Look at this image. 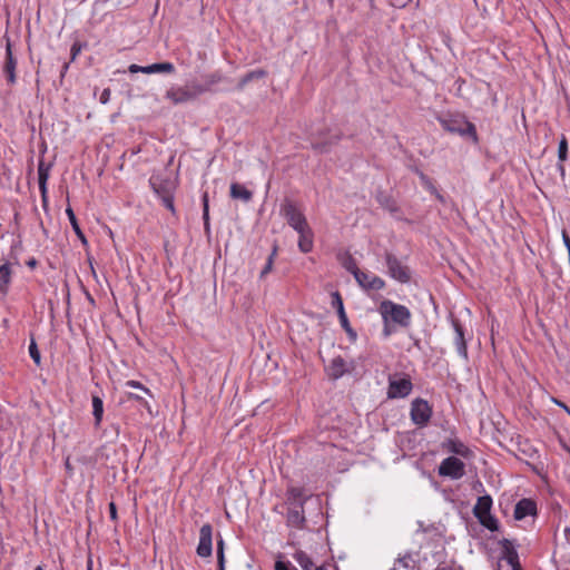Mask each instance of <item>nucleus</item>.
<instances>
[{"mask_svg": "<svg viewBox=\"0 0 570 570\" xmlns=\"http://www.w3.org/2000/svg\"><path fill=\"white\" fill-rule=\"evenodd\" d=\"M441 127L449 134L458 135L473 145H479L480 138L476 127L471 122L464 114L446 112L436 117Z\"/></svg>", "mask_w": 570, "mask_h": 570, "instance_id": "obj_1", "label": "nucleus"}, {"mask_svg": "<svg viewBox=\"0 0 570 570\" xmlns=\"http://www.w3.org/2000/svg\"><path fill=\"white\" fill-rule=\"evenodd\" d=\"M379 312L382 321H390L403 328L411 325L412 314L405 305L394 303L391 299H383L379 305Z\"/></svg>", "mask_w": 570, "mask_h": 570, "instance_id": "obj_2", "label": "nucleus"}, {"mask_svg": "<svg viewBox=\"0 0 570 570\" xmlns=\"http://www.w3.org/2000/svg\"><path fill=\"white\" fill-rule=\"evenodd\" d=\"M342 138L343 132L341 130L333 134L330 127H323L308 135L311 148L318 155L330 154Z\"/></svg>", "mask_w": 570, "mask_h": 570, "instance_id": "obj_3", "label": "nucleus"}, {"mask_svg": "<svg viewBox=\"0 0 570 570\" xmlns=\"http://www.w3.org/2000/svg\"><path fill=\"white\" fill-rule=\"evenodd\" d=\"M279 215L285 218L287 224L296 232H304L309 226L297 203L288 197L282 200Z\"/></svg>", "mask_w": 570, "mask_h": 570, "instance_id": "obj_4", "label": "nucleus"}, {"mask_svg": "<svg viewBox=\"0 0 570 570\" xmlns=\"http://www.w3.org/2000/svg\"><path fill=\"white\" fill-rule=\"evenodd\" d=\"M384 259L387 267V274L391 278L397 281L401 284H407L411 282L412 272L411 268L403 264L396 255L386 250L384 253Z\"/></svg>", "mask_w": 570, "mask_h": 570, "instance_id": "obj_5", "label": "nucleus"}, {"mask_svg": "<svg viewBox=\"0 0 570 570\" xmlns=\"http://www.w3.org/2000/svg\"><path fill=\"white\" fill-rule=\"evenodd\" d=\"M412 390L413 384L407 374L396 373L389 376V399H404L412 392Z\"/></svg>", "mask_w": 570, "mask_h": 570, "instance_id": "obj_6", "label": "nucleus"}, {"mask_svg": "<svg viewBox=\"0 0 570 570\" xmlns=\"http://www.w3.org/2000/svg\"><path fill=\"white\" fill-rule=\"evenodd\" d=\"M433 414L432 406L424 399L416 397L411 403L410 416L417 426H425Z\"/></svg>", "mask_w": 570, "mask_h": 570, "instance_id": "obj_7", "label": "nucleus"}, {"mask_svg": "<svg viewBox=\"0 0 570 570\" xmlns=\"http://www.w3.org/2000/svg\"><path fill=\"white\" fill-rule=\"evenodd\" d=\"M438 474L443 478L459 480L465 474V464L454 455L448 456L440 463Z\"/></svg>", "mask_w": 570, "mask_h": 570, "instance_id": "obj_8", "label": "nucleus"}, {"mask_svg": "<svg viewBox=\"0 0 570 570\" xmlns=\"http://www.w3.org/2000/svg\"><path fill=\"white\" fill-rule=\"evenodd\" d=\"M196 552L202 558H208L213 552V527L210 523H205L199 530V543Z\"/></svg>", "mask_w": 570, "mask_h": 570, "instance_id": "obj_9", "label": "nucleus"}, {"mask_svg": "<svg viewBox=\"0 0 570 570\" xmlns=\"http://www.w3.org/2000/svg\"><path fill=\"white\" fill-rule=\"evenodd\" d=\"M450 321H451L452 327L455 333L454 343L456 346V351L462 357H464L466 360L468 358V345H466V340H465V328L462 325L461 321L458 317H455L453 314H450Z\"/></svg>", "mask_w": 570, "mask_h": 570, "instance_id": "obj_10", "label": "nucleus"}, {"mask_svg": "<svg viewBox=\"0 0 570 570\" xmlns=\"http://www.w3.org/2000/svg\"><path fill=\"white\" fill-rule=\"evenodd\" d=\"M129 72L137 73H173L175 72V66L169 61L156 62L148 66L130 65L128 68Z\"/></svg>", "mask_w": 570, "mask_h": 570, "instance_id": "obj_11", "label": "nucleus"}, {"mask_svg": "<svg viewBox=\"0 0 570 570\" xmlns=\"http://www.w3.org/2000/svg\"><path fill=\"white\" fill-rule=\"evenodd\" d=\"M537 514V502L531 498H523L519 500L513 511V518L518 521H521L527 517H535Z\"/></svg>", "mask_w": 570, "mask_h": 570, "instance_id": "obj_12", "label": "nucleus"}, {"mask_svg": "<svg viewBox=\"0 0 570 570\" xmlns=\"http://www.w3.org/2000/svg\"><path fill=\"white\" fill-rule=\"evenodd\" d=\"M52 167L51 163H46L43 158L39 160L38 164V184H39V190L41 194V199L43 206H47L48 203V187L47 183L50 176V169Z\"/></svg>", "mask_w": 570, "mask_h": 570, "instance_id": "obj_13", "label": "nucleus"}, {"mask_svg": "<svg viewBox=\"0 0 570 570\" xmlns=\"http://www.w3.org/2000/svg\"><path fill=\"white\" fill-rule=\"evenodd\" d=\"M286 522L288 527L304 529L306 518L304 514V502H297L296 507H289L286 514Z\"/></svg>", "mask_w": 570, "mask_h": 570, "instance_id": "obj_14", "label": "nucleus"}, {"mask_svg": "<svg viewBox=\"0 0 570 570\" xmlns=\"http://www.w3.org/2000/svg\"><path fill=\"white\" fill-rule=\"evenodd\" d=\"M441 448L452 454L460 455L464 459H470L473 455V452L470 448H468L462 441L459 439H448L442 442Z\"/></svg>", "mask_w": 570, "mask_h": 570, "instance_id": "obj_15", "label": "nucleus"}, {"mask_svg": "<svg viewBox=\"0 0 570 570\" xmlns=\"http://www.w3.org/2000/svg\"><path fill=\"white\" fill-rule=\"evenodd\" d=\"M149 185L154 193L159 197H165L174 193V185L170 179H165L159 175H153L149 178Z\"/></svg>", "mask_w": 570, "mask_h": 570, "instance_id": "obj_16", "label": "nucleus"}, {"mask_svg": "<svg viewBox=\"0 0 570 570\" xmlns=\"http://www.w3.org/2000/svg\"><path fill=\"white\" fill-rule=\"evenodd\" d=\"M16 68H17V59L13 56L11 42L8 39L6 46V61L3 65V72L6 75L7 81L9 85L16 83Z\"/></svg>", "mask_w": 570, "mask_h": 570, "instance_id": "obj_17", "label": "nucleus"}, {"mask_svg": "<svg viewBox=\"0 0 570 570\" xmlns=\"http://www.w3.org/2000/svg\"><path fill=\"white\" fill-rule=\"evenodd\" d=\"M325 371L328 379L333 381L341 379L344 374L350 372V370L346 366L345 360L341 355L334 357L331 361V363L325 367Z\"/></svg>", "mask_w": 570, "mask_h": 570, "instance_id": "obj_18", "label": "nucleus"}, {"mask_svg": "<svg viewBox=\"0 0 570 570\" xmlns=\"http://www.w3.org/2000/svg\"><path fill=\"white\" fill-rule=\"evenodd\" d=\"M165 97L174 105H179L193 100L195 98V94H193L187 87H173L166 91Z\"/></svg>", "mask_w": 570, "mask_h": 570, "instance_id": "obj_19", "label": "nucleus"}, {"mask_svg": "<svg viewBox=\"0 0 570 570\" xmlns=\"http://www.w3.org/2000/svg\"><path fill=\"white\" fill-rule=\"evenodd\" d=\"M499 544L502 548V559H504L511 568L521 566L518 551L511 540L503 538L499 541Z\"/></svg>", "mask_w": 570, "mask_h": 570, "instance_id": "obj_20", "label": "nucleus"}, {"mask_svg": "<svg viewBox=\"0 0 570 570\" xmlns=\"http://www.w3.org/2000/svg\"><path fill=\"white\" fill-rule=\"evenodd\" d=\"M492 504L493 501L490 494L479 497L473 507L474 517L478 519L479 517L491 513Z\"/></svg>", "mask_w": 570, "mask_h": 570, "instance_id": "obj_21", "label": "nucleus"}, {"mask_svg": "<svg viewBox=\"0 0 570 570\" xmlns=\"http://www.w3.org/2000/svg\"><path fill=\"white\" fill-rule=\"evenodd\" d=\"M569 146L568 139L564 135L561 136L559 146H558V169L560 171L561 177L566 175V168L563 163L568 159Z\"/></svg>", "mask_w": 570, "mask_h": 570, "instance_id": "obj_22", "label": "nucleus"}, {"mask_svg": "<svg viewBox=\"0 0 570 570\" xmlns=\"http://www.w3.org/2000/svg\"><path fill=\"white\" fill-rule=\"evenodd\" d=\"M267 76V71L265 69H256V70H252V71H248L246 75H244L237 86H236V89L242 91L249 82L254 81V80H259V79H263Z\"/></svg>", "mask_w": 570, "mask_h": 570, "instance_id": "obj_23", "label": "nucleus"}, {"mask_svg": "<svg viewBox=\"0 0 570 570\" xmlns=\"http://www.w3.org/2000/svg\"><path fill=\"white\" fill-rule=\"evenodd\" d=\"M12 278V269L10 263L0 265V294L6 295Z\"/></svg>", "mask_w": 570, "mask_h": 570, "instance_id": "obj_24", "label": "nucleus"}, {"mask_svg": "<svg viewBox=\"0 0 570 570\" xmlns=\"http://www.w3.org/2000/svg\"><path fill=\"white\" fill-rule=\"evenodd\" d=\"M230 197L233 199H242L243 202L248 203L253 198V191L239 183H233L230 185Z\"/></svg>", "mask_w": 570, "mask_h": 570, "instance_id": "obj_25", "label": "nucleus"}, {"mask_svg": "<svg viewBox=\"0 0 570 570\" xmlns=\"http://www.w3.org/2000/svg\"><path fill=\"white\" fill-rule=\"evenodd\" d=\"M307 497L304 495L303 488L297 487H289L286 490V503L289 504V507H296L297 502H306Z\"/></svg>", "mask_w": 570, "mask_h": 570, "instance_id": "obj_26", "label": "nucleus"}, {"mask_svg": "<svg viewBox=\"0 0 570 570\" xmlns=\"http://www.w3.org/2000/svg\"><path fill=\"white\" fill-rule=\"evenodd\" d=\"M377 203L390 213H397L400 207L397 206L395 199L386 194L385 191L379 190L375 196Z\"/></svg>", "mask_w": 570, "mask_h": 570, "instance_id": "obj_27", "label": "nucleus"}, {"mask_svg": "<svg viewBox=\"0 0 570 570\" xmlns=\"http://www.w3.org/2000/svg\"><path fill=\"white\" fill-rule=\"evenodd\" d=\"M299 235L298 248L302 253L307 254L313 249V230L311 226L304 232H297Z\"/></svg>", "mask_w": 570, "mask_h": 570, "instance_id": "obj_28", "label": "nucleus"}, {"mask_svg": "<svg viewBox=\"0 0 570 570\" xmlns=\"http://www.w3.org/2000/svg\"><path fill=\"white\" fill-rule=\"evenodd\" d=\"M420 178L422 185L433 195L436 196V198L441 202V203H444V197L439 193V190L436 189L433 180L428 176L425 175L421 169L419 168H414L413 170Z\"/></svg>", "mask_w": 570, "mask_h": 570, "instance_id": "obj_29", "label": "nucleus"}, {"mask_svg": "<svg viewBox=\"0 0 570 570\" xmlns=\"http://www.w3.org/2000/svg\"><path fill=\"white\" fill-rule=\"evenodd\" d=\"M66 214L68 216V219L70 222L72 230L77 235L78 239L81 242L82 245H88V240H87L82 229L79 226V223H78V219L76 217L73 209L70 206H68L66 208Z\"/></svg>", "mask_w": 570, "mask_h": 570, "instance_id": "obj_30", "label": "nucleus"}, {"mask_svg": "<svg viewBox=\"0 0 570 570\" xmlns=\"http://www.w3.org/2000/svg\"><path fill=\"white\" fill-rule=\"evenodd\" d=\"M91 402H92V415L95 419V428H99L101 424V421H102V415H104V402H102V399L96 394L91 395Z\"/></svg>", "mask_w": 570, "mask_h": 570, "instance_id": "obj_31", "label": "nucleus"}, {"mask_svg": "<svg viewBox=\"0 0 570 570\" xmlns=\"http://www.w3.org/2000/svg\"><path fill=\"white\" fill-rule=\"evenodd\" d=\"M202 205H203V220H204V232L207 236L210 235V217H209V195L208 191H204L202 195Z\"/></svg>", "mask_w": 570, "mask_h": 570, "instance_id": "obj_32", "label": "nucleus"}, {"mask_svg": "<svg viewBox=\"0 0 570 570\" xmlns=\"http://www.w3.org/2000/svg\"><path fill=\"white\" fill-rule=\"evenodd\" d=\"M278 248H279L278 244L275 240L272 246V252L266 259L265 266L261 271V274H259L261 279L265 278L273 271V266H274V262L277 256V253H278Z\"/></svg>", "mask_w": 570, "mask_h": 570, "instance_id": "obj_33", "label": "nucleus"}, {"mask_svg": "<svg viewBox=\"0 0 570 570\" xmlns=\"http://www.w3.org/2000/svg\"><path fill=\"white\" fill-rule=\"evenodd\" d=\"M478 521L480 522V524L482 527L490 530L491 532H495V531L500 530L499 520L492 513L479 517Z\"/></svg>", "mask_w": 570, "mask_h": 570, "instance_id": "obj_34", "label": "nucleus"}, {"mask_svg": "<svg viewBox=\"0 0 570 570\" xmlns=\"http://www.w3.org/2000/svg\"><path fill=\"white\" fill-rule=\"evenodd\" d=\"M293 558L302 567L303 570H312L314 568L313 560L303 550H296L293 554Z\"/></svg>", "mask_w": 570, "mask_h": 570, "instance_id": "obj_35", "label": "nucleus"}, {"mask_svg": "<svg viewBox=\"0 0 570 570\" xmlns=\"http://www.w3.org/2000/svg\"><path fill=\"white\" fill-rule=\"evenodd\" d=\"M29 354H30V357L33 360L35 364L37 366H40L41 365V354L38 348V345L35 340L33 334H31V340H30V345H29Z\"/></svg>", "mask_w": 570, "mask_h": 570, "instance_id": "obj_36", "label": "nucleus"}, {"mask_svg": "<svg viewBox=\"0 0 570 570\" xmlns=\"http://www.w3.org/2000/svg\"><path fill=\"white\" fill-rule=\"evenodd\" d=\"M223 80V75L219 71L212 72L209 75L204 76V83L208 86V91L212 90V87Z\"/></svg>", "mask_w": 570, "mask_h": 570, "instance_id": "obj_37", "label": "nucleus"}, {"mask_svg": "<svg viewBox=\"0 0 570 570\" xmlns=\"http://www.w3.org/2000/svg\"><path fill=\"white\" fill-rule=\"evenodd\" d=\"M372 275L373 274H371V273L360 271L354 276V278H355L356 283L360 285V287H362L364 291L367 292V284L370 283Z\"/></svg>", "mask_w": 570, "mask_h": 570, "instance_id": "obj_38", "label": "nucleus"}, {"mask_svg": "<svg viewBox=\"0 0 570 570\" xmlns=\"http://www.w3.org/2000/svg\"><path fill=\"white\" fill-rule=\"evenodd\" d=\"M386 286V283L383 278L376 275H372L370 283L367 284L368 291H381Z\"/></svg>", "mask_w": 570, "mask_h": 570, "instance_id": "obj_39", "label": "nucleus"}, {"mask_svg": "<svg viewBox=\"0 0 570 570\" xmlns=\"http://www.w3.org/2000/svg\"><path fill=\"white\" fill-rule=\"evenodd\" d=\"M217 566H220L223 570V564H225V542L222 537L217 540Z\"/></svg>", "mask_w": 570, "mask_h": 570, "instance_id": "obj_40", "label": "nucleus"}, {"mask_svg": "<svg viewBox=\"0 0 570 570\" xmlns=\"http://www.w3.org/2000/svg\"><path fill=\"white\" fill-rule=\"evenodd\" d=\"M331 298H332L331 305L334 309H336L337 314H338V311H345L343 298L338 291L333 292L331 294Z\"/></svg>", "mask_w": 570, "mask_h": 570, "instance_id": "obj_41", "label": "nucleus"}, {"mask_svg": "<svg viewBox=\"0 0 570 570\" xmlns=\"http://www.w3.org/2000/svg\"><path fill=\"white\" fill-rule=\"evenodd\" d=\"M410 561H412V556H411V553H406L405 556L397 558L395 560L394 566L400 564L403 568H406L410 570H416V567L414 564L410 566ZM391 570H396V567H393Z\"/></svg>", "mask_w": 570, "mask_h": 570, "instance_id": "obj_42", "label": "nucleus"}, {"mask_svg": "<svg viewBox=\"0 0 570 570\" xmlns=\"http://www.w3.org/2000/svg\"><path fill=\"white\" fill-rule=\"evenodd\" d=\"M344 268L355 276L361 269L357 266L356 261L350 255L343 263Z\"/></svg>", "mask_w": 570, "mask_h": 570, "instance_id": "obj_43", "label": "nucleus"}, {"mask_svg": "<svg viewBox=\"0 0 570 570\" xmlns=\"http://www.w3.org/2000/svg\"><path fill=\"white\" fill-rule=\"evenodd\" d=\"M275 570H297L289 561L283 560L282 556L275 561Z\"/></svg>", "mask_w": 570, "mask_h": 570, "instance_id": "obj_44", "label": "nucleus"}, {"mask_svg": "<svg viewBox=\"0 0 570 570\" xmlns=\"http://www.w3.org/2000/svg\"><path fill=\"white\" fill-rule=\"evenodd\" d=\"M160 199L163 202V205L168 210H170L173 215H175L176 214V208H175V204H174V193L168 195V196L161 197Z\"/></svg>", "mask_w": 570, "mask_h": 570, "instance_id": "obj_45", "label": "nucleus"}, {"mask_svg": "<svg viewBox=\"0 0 570 570\" xmlns=\"http://www.w3.org/2000/svg\"><path fill=\"white\" fill-rule=\"evenodd\" d=\"M85 45H82L80 41H75L71 46V49H70V61H73L77 56L80 53L82 47Z\"/></svg>", "mask_w": 570, "mask_h": 570, "instance_id": "obj_46", "label": "nucleus"}, {"mask_svg": "<svg viewBox=\"0 0 570 570\" xmlns=\"http://www.w3.org/2000/svg\"><path fill=\"white\" fill-rule=\"evenodd\" d=\"M127 386H130V387H134V389H139L141 390L145 394L147 395H151L149 389H147L146 386H144L140 382L138 381H135V380H130L126 383Z\"/></svg>", "mask_w": 570, "mask_h": 570, "instance_id": "obj_47", "label": "nucleus"}, {"mask_svg": "<svg viewBox=\"0 0 570 570\" xmlns=\"http://www.w3.org/2000/svg\"><path fill=\"white\" fill-rule=\"evenodd\" d=\"M434 570H462V568L460 566L456 567L455 563L452 561L450 563L440 562Z\"/></svg>", "mask_w": 570, "mask_h": 570, "instance_id": "obj_48", "label": "nucleus"}, {"mask_svg": "<svg viewBox=\"0 0 570 570\" xmlns=\"http://www.w3.org/2000/svg\"><path fill=\"white\" fill-rule=\"evenodd\" d=\"M191 89L190 90L193 94H195V97L197 95H200V94H204L206 91H208V86H205V83H196V82H193L191 83Z\"/></svg>", "mask_w": 570, "mask_h": 570, "instance_id": "obj_49", "label": "nucleus"}, {"mask_svg": "<svg viewBox=\"0 0 570 570\" xmlns=\"http://www.w3.org/2000/svg\"><path fill=\"white\" fill-rule=\"evenodd\" d=\"M392 324L393 323H391L390 321H383V336L385 338L391 336L395 332V328L392 326Z\"/></svg>", "mask_w": 570, "mask_h": 570, "instance_id": "obj_50", "label": "nucleus"}, {"mask_svg": "<svg viewBox=\"0 0 570 570\" xmlns=\"http://www.w3.org/2000/svg\"><path fill=\"white\" fill-rule=\"evenodd\" d=\"M343 330L347 334L350 342H352V343L356 342L357 333L351 325H348V327H343Z\"/></svg>", "mask_w": 570, "mask_h": 570, "instance_id": "obj_51", "label": "nucleus"}, {"mask_svg": "<svg viewBox=\"0 0 570 570\" xmlns=\"http://www.w3.org/2000/svg\"><path fill=\"white\" fill-rule=\"evenodd\" d=\"M108 509H109L110 519L116 522L118 520V513H117V505H116V503L114 501H111L108 504Z\"/></svg>", "mask_w": 570, "mask_h": 570, "instance_id": "obj_52", "label": "nucleus"}, {"mask_svg": "<svg viewBox=\"0 0 570 570\" xmlns=\"http://www.w3.org/2000/svg\"><path fill=\"white\" fill-rule=\"evenodd\" d=\"M337 316L342 327H348V325H351L345 311H338Z\"/></svg>", "mask_w": 570, "mask_h": 570, "instance_id": "obj_53", "label": "nucleus"}, {"mask_svg": "<svg viewBox=\"0 0 570 570\" xmlns=\"http://www.w3.org/2000/svg\"><path fill=\"white\" fill-rule=\"evenodd\" d=\"M129 399H134L136 400L137 402H139L144 407L148 409L149 410V405H148V402L145 400L144 396L139 395V394H134V393H129Z\"/></svg>", "mask_w": 570, "mask_h": 570, "instance_id": "obj_54", "label": "nucleus"}, {"mask_svg": "<svg viewBox=\"0 0 570 570\" xmlns=\"http://www.w3.org/2000/svg\"><path fill=\"white\" fill-rule=\"evenodd\" d=\"M110 94H111V91L109 88L104 89L100 95L99 101L104 105L107 104L110 99Z\"/></svg>", "mask_w": 570, "mask_h": 570, "instance_id": "obj_55", "label": "nucleus"}, {"mask_svg": "<svg viewBox=\"0 0 570 570\" xmlns=\"http://www.w3.org/2000/svg\"><path fill=\"white\" fill-rule=\"evenodd\" d=\"M21 242H18V243H14L12 244L11 246V252H10V258H12L16 264H19L18 262V258L17 256L13 254V252L17 249V248H21Z\"/></svg>", "mask_w": 570, "mask_h": 570, "instance_id": "obj_56", "label": "nucleus"}, {"mask_svg": "<svg viewBox=\"0 0 570 570\" xmlns=\"http://www.w3.org/2000/svg\"><path fill=\"white\" fill-rule=\"evenodd\" d=\"M27 265L30 267V268H35L37 265H38V261L36 258H30L28 262H27Z\"/></svg>", "mask_w": 570, "mask_h": 570, "instance_id": "obj_57", "label": "nucleus"}, {"mask_svg": "<svg viewBox=\"0 0 570 570\" xmlns=\"http://www.w3.org/2000/svg\"><path fill=\"white\" fill-rule=\"evenodd\" d=\"M68 68H69V62H65V63H63V66H62V68H61V72H60L61 78H63V77H65V75H66V72H67V70H68Z\"/></svg>", "mask_w": 570, "mask_h": 570, "instance_id": "obj_58", "label": "nucleus"}, {"mask_svg": "<svg viewBox=\"0 0 570 570\" xmlns=\"http://www.w3.org/2000/svg\"><path fill=\"white\" fill-rule=\"evenodd\" d=\"M87 570H92V560L89 558L87 562Z\"/></svg>", "mask_w": 570, "mask_h": 570, "instance_id": "obj_59", "label": "nucleus"}, {"mask_svg": "<svg viewBox=\"0 0 570 570\" xmlns=\"http://www.w3.org/2000/svg\"><path fill=\"white\" fill-rule=\"evenodd\" d=\"M164 248H165L166 253H168V249H169V240H165V242H164Z\"/></svg>", "mask_w": 570, "mask_h": 570, "instance_id": "obj_60", "label": "nucleus"}, {"mask_svg": "<svg viewBox=\"0 0 570 570\" xmlns=\"http://www.w3.org/2000/svg\"><path fill=\"white\" fill-rule=\"evenodd\" d=\"M314 570H327V568L324 564H322L320 567H315Z\"/></svg>", "mask_w": 570, "mask_h": 570, "instance_id": "obj_61", "label": "nucleus"}, {"mask_svg": "<svg viewBox=\"0 0 570 570\" xmlns=\"http://www.w3.org/2000/svg\"><path fill=\"white\" fill-rule=\"evenodd\" d=\"M561 405L566 409V412H568L570 414V409L564 404H561Z\"/></svg>", "mask_w": 570, "mask_h": 570, "instance_id": "obj_62", "label": "nucleus"}, {"mask_svg": "<svg viewBox=\"0 0 570 570\" xmlns=\"http://www.w3.org/2000/svg\"><path fill=\"white\" fill-rule=\"evenodd\" d=\"M512 570H522V567L519 566V567L512 568Z\"/></svg>", "mask_w": 570, "mask_h": 570, "instance_id": "obj_63", "label": "nucleus"}, {"mask_svg": "<svg viewBox=\"0 0 570 570\" xmlns=\"http://www.w3.org/2000/svg\"><path fill=\"white\" fill-rule=\"evenodd\" d=\"M35 570H43L42 566H37Z\"/></svg>", "mask_w": 570, "mask_h": 570, "instance_id": "obj_64", "label": "nucleus"}]
</instances>
